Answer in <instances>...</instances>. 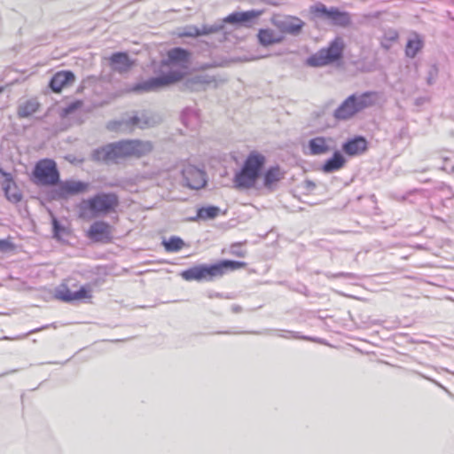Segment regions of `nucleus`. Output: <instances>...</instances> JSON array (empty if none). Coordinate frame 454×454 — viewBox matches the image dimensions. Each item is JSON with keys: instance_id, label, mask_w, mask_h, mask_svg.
<instances>
[{"instance_id": "1", "label": "nucleus", "mask_w": 454, "mask_h": 454, "mask_svg": "<svg viewBox=\"0 0 454 454\" xmlns=\"http://www.w3.org/2000/svg\"><path fill=\"white\" fill-rule=\"evenodd\" d=\"M189 59L190 53L184 49L169 50L167 52V58L161 62V67L169 68V71L160 77L151 78L136 84L131 90L148 92L179 82L187 74Z\"/></svg>"}, {"instance_id": "2", "label": "nucleus", "mask_w": 454, "mask_h": 454, "mask_svg": "<svg viewBox=\"0 0 454 454\" xmlns=\"http://www.w3.org/2000/svg\"><path fill=\"white\" fill-rule=\"evenodd\" d=\"M153 151L150 141L126 139L109 144L95 152V158L105 162H117L121 159L142 158Z\"/></svg>"}, {"instance_id": "3", "label": "nucleus", "mask_w": 454, "mask_h": 454, "mask_svg": "<svg viewBox=\"0 0 454 454\" xmlns=\"http://www.w3.org/2000/svg\"><path fill=\"white\" fill-rule=\"evenodd\" d=\"M266 156L257 150L251 151L239 171L233 177V185L239 190H250L255 187L266 164Z\"/></svg>"}, {"instance_id": "4", "label": "nucleus", "mask_w": 454, "mask_h": 454, "mask_svg": "<svg viewBox=\"0 0 454 454\" xmlns=\"http://www.w3.org/2000/svg\"><path fill=\"white\" fill-rule=\"evenodd\" d=\"M247 267L245 262L223 260L214 264H200L183 270L180 276L185 281H213L223 277L228 270L233 271Z\"/></svg>"}, {"instance_id": "5", "label": "nucleus", "mask_w": 454, "mask_h": 454, "mask_svg": "<svg viewBox=\"0 0 454 454\" xmlns=\"http://www.w3.org/2000/svg\"><path fill=\"white\" fill-rule=\"evenodd\" d=\"M309 13L310 20L316 23L323 22L337 27H348L352 25L351 13L336 6H327L321 2L310 5Z\"/></svg>"}, {"instance_id": "6", "label": "nucleus", "mask_w": 454, "mask_h": 454, "mask_svg": "<svg viewBox=\"0 0 454 454\" xmlns=\"http://www.w3.org/2000/svg\"><path fill=\"white\" fill-rule=\"evenodd\" d=\"M119 199L112 192H100L82 200L79 205L80 217L106 215L116 211Z\"/></svg>"}, {"instance_id": "7", "label": "nucleus", "mask_w": 454, "mask_h": 454, "mask_svg": "<svg viewBox=\"0 0 454 454\" xmlns=\"http://www.w3.org/2000/svg\"><path fill=\"white\" fill-rule=\"evenodd\" d=\"M60 178V173L54 160L44 158L35 162L30 181L39 186H55Z\"/></svg>"}, {"instance_id": "8", "label": "nucleus", "mask_w": 454, "mask_h": 454, "mask_svg": "<svg viewBox=\"0 0 454 454\" xmlns=\"http://www.w3.org/2000/svg\"><path fill=\"white\" fill-rule=\"evenodd\" d=\"M263 12L264 10L262 9L235 11L220 20L219 22H215L212 26L203 25L201 28H224L225 24L239 27H251L258 24V20Z\"/></svg>"}, {"instance_id": "9", "label": "nucleus", "mask_w": 454, "mask_h": 454, "mask_svg": "<svg viewBox=\"0 0 454 454\" xmlns=\"http://www.w3.org/2000/svg\"><path fill=\"white\" fill-rule=\"evenodd\" d=\"M344 43L340 38H335L327 48H323L307 59L309 67H324L340 60L342 58Z\"/></svg>"}, {"instance_id": "10", "label": "nucleus", "mask_w": 454, "mask_h": 454, "mask_svg": "<svg viewBox=\"0 0 454 454\" xmlns=\"http://www.w3.org/2000/svg\"><path fill=\"white\" fill-rule=\"evenodd\" d=\"M0 190L4 192L5 199L12 204H18L23 200V192L14 176L2 168H0Z\"/></svg>"}, {"instance_id": "11", "label": "nucleus", "mask_w": 454, "mask_h": 454, "mask_svg": "<svg viewBox=\"0 0 454 454\" xmlns=\"http://www.w3.org/2000/svg\"><path fill=\"white\" fill-rule=\"evenodd\" d=\"M55 298L65 302L91 300L92 289L90 286H82L76 291H72L66 282L61 283L55 291Z\"/></svg>"}, {"instance_id": "12", "label": "nucleus", "mask_w": 454, "mask_h": 454, "mask_svg": "<svg viewBox=\"0 0 454 454\" xmlns=\"http://www.w3.org/2000/svg\"><path fill=\"white\" fill-rule=\"evenodd\" d=\"M90 184L88 183L77 180H65L59 181L55 185L54 196L58 199H67L71 196H75L86 192L89 190Z\"/></svg>"}, {"instance_id": "13", "label": "nucleus", "mask_w": 454, "mask_h": 454, "mask_svg": "<svg viewBox=\"0 0 454 454\" xmlns=\"http://www.w3.org/2000/svg\"><path fill=\"white\" fill-rule=\"evenodd\" d=\"M114 228L103 220L95 221L86 231V237L95 243H110L114 239Z\"/></svg>"}, {"instance_id": "14", "label": "nucleus", "mask_w": 454, "mask_h": 454, "mask_svg": "<svg viewBox=\"0 0 454 454\" xmlns=\"http://www.w3.org/2000/svg\"><path fill=\"white\" fill-rule=\"evenodd\" d=\"M184 185L192 190H200L207 185L206 172L194 165L187 164L182 169Z\"/></svg>"}, {"instance_id": "15", "label": "nucleus", "mask_w": 454, "mask_h": 454, "mask_svg": "<svg viewBox=\"0 0 454 454\" xmlns=\"http://www.w3.org/2000/svg\"><path fill=\"white\" fill-rule=\"evenodd\" d=\"M75 80V76L71 71H59L57 72L50 81V88L55 93H59L61 90L73 84Z\"/></svg>"}, {"instance_id": "16", "label": "nucleus", "mask_w": 454, "mask_h": 454, "mask_svg": "<svg viewBox=\"0 0 454 454\" xmlns=\"http://www.w3.org/2000/svg\"><path fill=\"white\" fill-rule=\"evenodd\" d=\"M368 149L367 140L361 136H357L348 140L342 145V151L348 156L360 155Z\"/></svg>"}, {"instance_id": "17", "label": "nucleus", "mask_w": 454, "mask_h": 454, "mask_svg": "<svg viewBox=\"0 0 454 454\" xmlns=\"http://www.w3.org/2000/svg\"><path fill=\"white\" fill-rule=\"evenodd\" d=\"M356 106V96L348 97L334 112V116L339 120H347L358 113Z\"/></svg>"}, {"instance_id": "18", "label": "nucleus", "mask_w": 454, "mask_h": 454, "mask_svg": "<svg viewBox=\"0 0 454 454\" xmlns=\"http://www.w3.org/2000/svg\"><path fill=\"white\" fill-rule=\"evenodd\" d=\"M285 173L279 166H271L262 174V182L265 188L274 189L284 178Z\"/></svg>"}, {"instance_id": "19", "label": "nucleus", "mask_w": 454, "mask_h": 454, "mask_svg": "<svg viewBox=\"0 0 454 454\" xmlns=\"http://www.w3.org/2000/svg\"><path fill=\"white\" fill-rule=\"evenodd\" d=\"M41 104L36 98H31L20 102L17 107V115L20 119L31 117L36 114Z\"/></svg>"}, {"instance_id": "20", "label": "nucleus", "mask_w": 454, "mask_h": 454, "mask_svg": "<svg viewBox=\"0 0 454 454\" xmlns=\"http://www.w3.org/2000/svg\"><path fill=\"white\" fill-rule=\"evenodd\" d=\"M110 65L114 70L122 73L129 71L134 62L129 59L126 53L118 52L113 54L110 58Z\"/></svg>"}, {"instance_id": "21", "label": "nucleus", "mask_w": 454, "mask_h": 454, "mask_svg": "<svg viewBox=\"0 0 454 454\" xmlns=\"http://www.w3.org/2000/svg\"><path fill=\"white\" fill-rule=\"evenodd\" d=\"M345 157L340 153L335 152L331 158L326 160L321 167L324 173H333L341 169L346 165Z\"/></svg>"}, {"instance_id": "22", "label": "nucleus", "mask_w": 454, "mask_h": 454, "mask_svg": "<svg viewBox=\"0 0 454 454\" xmlns=\"http://www.w3.org/2000/svg\"><path fill=\"white\" fill-rule=\"evenodd\" d=\"M330 138L324 137H317L309 141V154L320 155L325 154L330 151L329 142Z\"/></svg>"}, {"instance_id": "23", "label": "nucleus", "mask_w": 454, "mask_h": 454, "mask_svg": "<svg viewBox=\"0 0 454 454\" xmlns=\"http://www.w3.org/2000/svg\"><path fill=\"white\" fill-rule=\"evenodd\" d=\"M285 30H259L258 38L262 45L279 43L284 37Z\"/></svg>"}, {"instance_id": "24", "label": "nucleus", "mask_w": 454, "mask_h": 454, "mask_svg": "<svg viewBox=\"0 0 454 454\" xmlns=\"http://www.w3.org/2000/svg\"><path fill=\"white\" fill-rule=\"evenodd\" d=\"M424 46V42L421 36L414 34L407 42L405 47V55L413 59L417 53L421 51Z\"/></svg>"}, {"instance_id": "25", "label": "nucleus", "mask_w": 454, "mask_h": 454, "mask_svg": "<svg viewBox=\"0 0 454 454\" xmlns=\"http://www.w3.org/2000/svg\"><path fill=\"white\" fill-rule=\"evenodd\" d=\"M220 214V208L215 206L202 207L197 210L194 220H210L217 217Z\"/></svg>"}, {"instance_id": "26", "label": "nucleus", "mask_w": 454, "mask_h": 454, "mask_svg": "<svg viewBox=\"0 0 454 454\" xmlns=\"http://www.w3.org/2000/svg\"><path fill=\"white\" fill-rule=\"evenodd\" d=\"M278 28H302L304 23L296 17L286 16L281 20H274Z\"/></svg>"}, {"instance_id": "27", "label": "nucleus", "mask_w": 454, "mask_h": 454, "mask_svg": "<svg viewBox=\"0 0 454 454\" xmlns=\"http://www.w3.org/2000/svg\"><path fill=\"white\" fill-rule=\"evenodd\" d=\"M153 121L147 116H133L125 121V125L130 129H134L136 128L145 129L150 127Z\"/></svg>"}, {"instance_id": "28", "label": "nucleus", "mask_w": 454, "mask_h": 454, "mask_svg": "<svg viewBox=\"0 0 454 454\" xmlns=\"http://www.w3.org/2000/svg\"><path fill=\"white\" fill-rule=\"evenodd\" d=\"M162 246L167 252L174 253L183 249L185 247V243L181 238L172 236L168 240H163Z\"/></svg>"}, {"instance_id": "29", "label": "nucleus", "mask_w": 454, "mask_h": 454, "mask_svg": "<svg viewBox=\"0 0 454 454\" xmlns=\"http://www.w3.org/2000/svg\"><path fill=\"white\" fill-rule=\"evenodd\" d=\"M375 92H365L359 97H356V106L359 112L366 107L372 106L375 104Z\"/></svg>"}, {"instance_id": "30", "label": "nucleus", "mask_w": 454, "mask_h": 454, "mask_svg": "<svg viewBox=\"0 0 454 454\" xmlns=\"http://www.w3.org/2000/svg\"><path fill=\"white\" fill-rule=\"evenodd\" d=\"M82 106V102L81 100H76V101L69 104L67 106L64 107L60 111L59 115L63 119L67 118V116H69L70 114H74L75 111L80 109Z\"/></svg>"}, {"instance_id": "31", "label": "nucleus", "mask_w": 454, "mask_h": 454, "mask_svg": "<svg viewBox=\"0 0 454 454\" xmlns=\"http://www.w3.org/2000/svg\"><path fill=\"white\" fill-rule=\"evenodd\" d=\"M54 237L58 239H62L64 236L69 234V230L62 226L56 218L52 219Z\"/></svg>"}, {"instance_id": "32", "label": "nucleus", "mask_w": 454, "mask_h": 454, "mask_svg": "<svg viewBox=\"0 0 454 454\" xmlns=\"http://www.w3.org/2000/svg\"><path fill=\"white\" fill-rule=\"evenodd\" d=\"M11 237L5 239H0V252L13 251L15 249L16 247Z\"/></svg>"}, {"instance_id": "33", "label": "nucleus", "mask_w": 454, "mask_h": 454, "mask_svg": "<svg viewBox=\"0 0 454 454\" xmlns=\"http://www.w3.org/2000/svg\"><path fill=\"white\" fill-rule=\"evenodd\" d=\"M240 246L239 244H234L231 246V254L239 256V257H245L246 252L240 249H235L236 247H239Z\"/></svg>"}, {"instance_id": "34", "label": "nucleus", "mask_w": 454, "mask_h": 454, "mask_svg": "<svg viewBox=\"0 0 454 454\" xmlns=\"http://www.w3.org/2000/svg\"><path fill=\"white\" fill-rule=\"evenodd\" d=\"M303 186L308 192H312L317 185L316 183L311 180H305L303 183Z\"/></svg>"}, {"instance_id": "35", "label": "nucleus", "mask_w": 454, "mask_h": 454, "mask_svg": "<svg viewBox=\"0 0 454 454\" xmlns=\"http://www.w3.org/2000/svg\"><path fill=\"white\" fill-rule=\"evenodd\" d=\"M209 31L210 30H195L194 34L193 33H184L182 35H195V36H198V35H206Z\"/></svg>"}, {"instance_id": "36", "label": "nucleus", "mask_w": 454, "mask_h": 454, "mask_svg": "<svg viewBox=\"0 0 454 454\" xmlns=\"http://www.w3.org/2000/svg\"><path fill=\"white\" fill-rule=\"evenodd\" d=\"M252 4H256L257 2L269 3L268 0H250Z\"/></svg>"}, {"instance_id": "37", "label": "nucleus", "mask_w": 454, "mask_h": 454, "mask_svg": "<svg viewBox=\"0 0 454 454\" xmlns=\"http://www.w3.org/2000/svg\"><path fill=\"white\" fill-rule=\"evenodd\" d=\"M184 28H193V29H196L198 27L196 26H186Z\"/></svg>"}, {"instance_id": "38", "label": "nucleus", "mask_w": 454, "mask_h": 454, "mask_svg": "<svg viewBox=\"0 0 454 454\" xmlns=\"http://www.w3.org/2000/svg\"><path fill=\"white\" fill-rule=\"evenodd\" d=\"M289 31H290V32H292V33H294V34H295V33L299 32L300 30H294V29H292V30H289Z\"/></svg>"}, {"instance_id": "39", "label": "nucleus", "mask_w": 454, "mask_h": 454, "mask_svg": "<svg viewBox=\"0 0 454 454\" xmlns=\"http://www.w3.org/2000/svg\"><path fill=\"white\" fill-rule=\"evenodd\" d=\"M391 38H392V39H395V38H397V34H396V33H395V34H394V35H393Z\"/></svg>"}, {"instance_id": "40", "label": "nucleus", "mask_w": 454, "mask_h": 454, "mask_svg": "<svg viewBox=\"0 0 454 454\" xmlns=\"http://www.w3.org/2000/svg\"><path fill=\"white\" fill-rule=\"evenodd\" d=\"M73 287H74V288H77V287H78V283H74V284L73 285Z\"/></svg>"}, {"instance_id": "41", "label": "nucleus", "mask_w": 454, "mask_h": 454, "mask_svg": "<svg viewBox=\"0 0 454 454\" xmlns=\"http://www.w3.org/2000/svg\"><path fill=\"white\" fill-rule=\"evenodd\" d=\"M3 91H4V88L0 87V93H2Z\"/></svg>"}]
</instances>
